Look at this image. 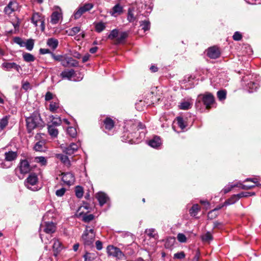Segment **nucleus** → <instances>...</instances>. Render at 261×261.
Here are the masks:
<instances>
[{
	"label": "nucleus",
	"instance_id": "obj_1",
	"mask_svg": "<svg viewBox=\"0 0 261 261\" xmlns=\"http://www.w3.org/2000/svg\"><path fill=\"white\" fill-rule=\"evenodd\" d=\"M26 124L28 132L29 133L36 128L42 127L44 126V122L38 113H34L30 117H27Z\"/></svg>",
	"mask_w": 261,
	"mask_h": 261
},
{
	"label": "nucleus",
	"instance_id": "obj_2",
	"mask_svg": "<svg viewBox=\"0 0 261 261\" xmlns=\"http://www.w3.org/2000/svg\"><path fill=\"white\" fill-rule=\"evenodd\" d=\"M18 156L16 151H9L5 152V159H0V167L3 168H10L11 165V162L15 160Z\"/></svg>",
	"mask_w": 261,
	"mask_h": 261
},
{
	"label": "nucleus",
	"instance_id": "obj_3",
	"mask_svg": "<svg viewBox=\"0 0 261 261\" xmlns=\"http://www.w3.org/2000/svg\"><path fill=\"white\" fill-rule=\"evenodd\" d=\"M88 228H89V227L87 226L82 235V238L84 245L86 247H91L93 246L95 241V233L93 229H88Z\"/></svg>",
	"mask_w": 261,
	"mask_h": 261
},
{
	"label": "nucleus",
	"instance_id": "obj_4",
	"mask_svg": "<svg viewBox=\"0 0 261 261\" xmlns=\"http://www.w3.org/2000/svg\"><path fill=\"white\" fill-rule=\"evenodd\" d=\"M38 182V178L37 175L35 173H31L25 180L24 185L28 189L33 191H36L39 190L37 186Z\"/></svg>",
	"mask_w": 261,
	"mask_h": 261
},
{
	"label": "nucleus",
	"instance_id": "obj_5",
	"mask_svg": "<svg viewBox=\"0 0 261 261\" xmlns=\"http://www.w3.org/2000/svg\"><path fill=\"white\" fill-rule=\"evenodd\" d=\"M80 146V142H77L76 143H72L67 146L64 144H61V148L64 153L71 155L77 150Z\"/></svg>",
	"mask_w": 261,
	"mask_h": 261
},
{
	"label": "nucleus",
	"instance_id": "obj_6",
	"mask_svg": "<svg viewBox=\"0 0 261 261\" xmlns=\"http://www.w3.org/2000/svg\"><path fill=\"white\" fill-rule=\"evenodd\" d=\"M31 22L35 27L38 25V23H40V28L42 31L45 29L44 19L38 13H34L31 17Z\"/></svg>",
	"mask_w": 261,
	"mask_h": 261
},
{
	"label": "nucleus",
	"instance_id": "obj_7",
	"mask_svg": "<svg viewBox=\"0 0 261 261\" xmlns=\"http://www.w3.org/2000/svg\"><path fill=\"white\" fill-rule=\"evenodd\" d=\"M1 67L7 71H10L13 68L18 72H19L20 70H21L20 66L14 62H4L2 64Z\"/></svg>",
	"mask_w": 261,
	"mask_h": 261
},
{
	"label": "nucleus",
	"instance_id": "obj_8",
	"mask_svg": "<svg viewBox=\"0 0 261 261\" xmlns=\"http://www.w3.org/2000/svg\"><path fill=\"white\" fill-rule=\"evenodd\" d=\"M107 253L109 256H113L117 257H120L122 255V252L118 248L113 246H108L107 247Z\"/></svg>",
	"mask_w": 261,
	"mask_h": 261
},
{
	"label": "nucleus",
	"instance_id": "obj_9",
	"mask_svg": "<svg viewBox=\"0 0 261 261\" xmlns=\"http://www.w3.org/2000/svg\"><path fill=\"white\" fill-rule=\"evenodd\" d=\"M19 167L20 173L23 174L29 173L31 169L30 164L27 160L20 161Z\"/></svg>",
	"mask_w": 261,
	"mask_h": 261
},
{
	"label": "nucleus",
	"instance_id": "obj_10",
	"mask_svg": "<svg viewBox=\"0 0 261 261\" xmlns=\"http://www.w3.org/2000/svg\"><path fill=\"white\" fill-rule=\"evenodd\" d=\"M214 97L211 93H207L203 95L202 101L207 109L211 107V105L214 103Z\"/></svg>",
	"mask_w": 261,
	"mask_h": 261
},
{
	"label": "nucleus",
	"instance_id": "obj_11",
	"mask_svg": "<svg viewBox=\"0 0 261 261\" xmlns=\"http://www.w3.org/2000/svg\"><path fill=\"white\" fill-rule=\"evenodd\" d=\"M18 4L14 1H11L8 5L5 8L4 12L6 14L10 15L17 10Z\"/></svg>",
	"mask_w": 261,
	"mask_h": 261
},
{
	"label": "nucleus",
	"instance_id": "obj_12",
	"mask_svg": "<svg viewBox=\"0 0 261 261\" xmlns=\"http://www.w3.org/2000/svg\"><path fill=\"white\" fill-rule=\"evenodd\" d=\"M220 55L219 49L216 46L210 47L207 51V55L211 59H217Z\"/></svg>",
	"mask_w": 261,
	"mask_h": 261
},
{
	"label": "nucleus",
	"instance_id": "obj_13",
	"mask_svg": "<svg viewBox=\"0 0 261 261\" xmlns=\"http://www.w3.org/2000/svg\"><path fill=\"white\" fill-rule=\"evenodd\" d=\"M96 197L97 199L100 206L103 205L109 200L108 195L102 192H99L96 194Z\"/></svg>",
	"mask_w": 261,
	"mask_h": 261
},
{
	"label": "nucleus",
	"instance_id": "obj_14",
	"mask_svg": "<svg viewBox=\"0 0 261 261\" xmlns=\"http://www.w3.org/2000/svg\"><path fill=\"white\" fill-rule=\"evenodd\" d=\"M63 181L68 185H71L74 181V176L70 172L64 173L62 176Z\"/></svg>",
	"mask_w": 261,
	"mask_h": 261
},
{
	"label": "nucleus",
	"instance_id": "obj_15",
	"mask_svg": "<svg viewBox=\"0 0 261 261\" xmlns=\"http://www.w3.org/2000/svg\"><path fill=\"white\" fill-rule=\"evenodd\" d=\"M56 229V224L52 222H45L44 231L48 234L53 233L55 232Z\"/></svg>",
	"mask_w": 261,
	"mask_h": 261
},
{
	"label": "nucleus",
	"instance_id": "obj_16",
	"mask_svg": "<svg viewBox=\"0 0 261 261\" xmlns=\"http://www.w3.org/2000/svg\"><path fill=\"white\" fill-rule=\"evenodd\" d=\"M123 10V7L119 4H117L113 7L110 13L112 16L116 17L117 15L122 14Z\"/></svg>",
	"mask_w": 261,
	"mask_h": 261
},
{
	"label": "nucleus",
	"instance_id": "obj_17",
	"mask_svg": "<svg viewBox=\"0 0 261 261\" xmlns=\"http://www.w3.org/2000/svg\"><path fill=\"white\" fill-rule=\"evenodd\" d=\"M53 241L54 242V244L53 246V249L54 251V255L55 256H57L58 253L61 251L62 249L61 246V243L56 239H54Z\"/></svg>",
	"mask_w": 261,
	"mask_h": 261
},
{
	"label": "nucleus",
	"instance_id": "obj_18",
	"mask_svg": "<svg viewBox=\"0 0 261 261\" xmlns=\"http://www.w3.org/2000/svg\"><path fill=\"white\" fill-rule=\"evenodd\" d=\"M148 144L153 148H158L161 144V139L159 137L155 136L149 141Z\"/></svg>",
	"mask_w": 261,
	"mask_h": 261
},
{
	"label": "nucleus",
	"instance_id": "obj_19",
	"mask_svg": "<svg viewBox=\"0 0 261 261\" xmlns=\"http://www.w3.org/2000/svg\"><path fill=\"white\" fill-rule=\"evenodd\" d=\"M62 17V13L59 11L54 12L50 17V22L52 24L58 23L60 19Z\"/></svg>",
	"mask_w": 261,
	"mask_h": 261
},
{
	"label": "nucleus",
	"instance_id": "obj_20",
	"mask_svg": "<svg viewBox=\"0 0 261 261\" xmlns=\"http://www.w3.org/2000/svg\"><path fill=\"white\" fill-rule=\"evenodd\" d=\"M56 156L65 165L69 166L70 165V161L68 157L63 154H56Z\"/></svg>",
	"mask_w": 261,
	"mask_h": 261
},
{
	"label": "nucleus",
	"instance_id": "obj_21",
	"mask_svg": "<svg viewBox=\"0 0 261 261\" xmlns=\"http://www.w3.org/2000/svg\"><path fill=\"white\" fill-rule=\"evenodd\" d=\"M74 74V70L73 69L65 70L61 72V76L62 79H67L70 80Z\"/></svg>",
	"mask_w": 261,
	"mask_h": 261
},
{
	"label": "nucleus",
	"instance_id": "obj_22",
	"mask_svg": "<svg viewBox=\"0 0 261 261\" xmlns=\"http://www.w3.org/2000/svg\"><path fill=\"white\" fill-rule=\"evenodd\" d=\"M60 108V103L58 99L53 100L50 102L49 107V110L52 113L57 112V110Z\"/></svg>",
	"mask_w": 261,
	"mask_h": 261
},
{
	"label": "nucleus",
	"instance_id": "obj_23",
	"mask_svg": "<svg viewBox=\"0 0 261 261\" xmlns=\"http://www.w3.org/2000/svg\"><path fill=\"white\" fill-rule=\"evenodd\" d=\"M48 132L49 135L51 137V138H56L57 137L59 132L58 129L54 127L53 125H47Z\"/></svg>",
	"mask_w": 261,
	"mask_h": 261
},
{
	"label": "nucleus",
	"instance_id": "obj_24",
	"mask_svg": "<svg viewBox=\"0 0 261 261\" xmlns=\"http://www.w3.org/2000/svg\"><path fill=\"white\" fill-rule=\"evenodd\" d=\"M128 34L127 32H121L119 33L118 37L116 39L117 44L122 43L128 37Z\"/></svg>",
	"mask_w": 261,
	"mask_h": 261
},
{
	"label": "nucleus",
	"instance_id": "obj_25",
	"mask_svg": "<svg viewBox=\"0 0 261 261\" xmlns=\"http://www.w3.org/2000/svg\"><path fill=\"white\" fill-rule=\"evenodd\" d=\"M58 40L54 38H49L47 41V45L53 50L58 47Z\"/></svg>",
	"mask_w": 261,
	"mask_h": 261
},
{
	"label": "nucleus",
	"instance_id": "obj_26",
	"mask_svg": "<svg viewBox=\"0 0 261 261\" xmlns=\"http://www.w3.org/2000/svg\"><path fill=\"white\" fill-rule=\"evenodd\" d=\"M241 198L240 197V194L233 195L231 197L225 201V204L226 205H230L234 204L238 201Z\"/></svg>",
	"mask_w": 261,
	"mask_h": 261
},
{
	"label": "nucleus",
	"instance_id": "obj_27",
	"mask_svg": "<svg viewBox=\"0 0 261 261\" xmlns=\"http://www.w3.org/2000/svg\"><path fill=\"white\" fill-rule=\"evenodd\" d=\"M145 232L150 238L156 239L158 237V233L154 228L146 229Z\"/></svg>",
	"mask_w": 261,
	"mask_h": 261
},
{
	"label": "nucleus",
	"instance_id": "obj_28",
	"mask_svg": "<svg viewBox=\"0 0 261 261\" xmlns=\"http://www.w3.org/2000/svg\"><path fill=\"white\" fill-rule=\"evenodd\" d=\"M10 118L9 115L3 117L0 120V130H3L8 125Z\"/></svg>",
	"mask_w": 261,
	"mask_h": 261
},
{
	"label": "nucleus",
	"instance_id": "obj_29",
	"mask_svg": "<svg viewBox=\"0 0 261 261\" xmlns=\"http://www.w3.org/2000/svg\"><path fill=\"white\" fill-rule=\"evenodd\" d=\"M247 86L248 92L249 93H252L256 91V90L258 88V83L254 82H250V83H247Z\"/></svg>",
	"mask_w": 261,
	"mask_h": 261
},
{
	"label": "nucleus",
	"instance_id": "obj_30",
	"mask_svg": "<svg viewBox=\"0 0 261 261\" xmlns=\"http://www.w3.org/2000/svg\"><path fill=\"white\" fill-rule=\"evenodd\" d=\"M106 28V24L102 21L95 23V30L97 33L102 32Z\"/></svg>",
	"mask_w": 261,
	"mask_h": 261
},
{
	"label": "nucleus",
	"instance_id": "obj_31",
	"mask_svg": "<svg viewBox=\"0 0 261 261\" xmlns=\"http://www.w3.org/2000/svg\"><path fill=\"white\" fill-rule=\"evenodd\" d=\"M192 103L189 101L184 100L181 101L179 105V108L181 110H188L191 108Z\"/></svg>",
	"mask_w": 261,
	"mask_h": 261
},
{
	"label": "nucleus",
	"instance_id": "obj_32",
	"mask_svg": "<svg viewBox=\"0 0 261 261\" xmlns=\"http://www.w3.org/2000/svg\"><path fill=\"white\" fill-rule=\"evenodd\" d=\"M104 124L105 125V128L109 130L111 129L114 127V125L113 120L110 118H107L105 120Z\"/></svg>",
	"mask_w": 261,
	"mask_h": 261
},
{
	"label": "nucleus",
	"instance_id": "obj_33",
	"mask_svg": "<svg viewBox=\"0 0 261 261\" xmlns=\"http://www.w3.org/2000/svg\"><path fill=\"white\" fill-rule=\"evenodd\" d=\"M236 185H238V186H237L236 187H239V188H241V189L246 190L251 189L256 186L255 185H244V184H243L241 181L237 182L236 184Z\"/></svg>",
	"mask_w": 261,
	"mask_h": 261
},
{
	"label": "nucleus",
	"instance_id": "obj_34",
	"mask_svg": "<svg viewBox=\"0 0 261 261\" xmlns=\"http://www.w3.org/2000/svg\"><path fill=\"white\" fill-rule=\"evenodd\" d=\"M134 9L129 8L128 9L127 19L129 22H134L135 20V17L134 15Z\"/></svg>",
	"mask_w": 261,
	"mask_h": 261
},
{
	"label": "nucleus",
	"instance_id": "obj_35",
	"mask_svg": "<svg viewBox=\"0 0 261 261\" xmlns=\"http://www.w3.org/2000/svg\"><path fill=\"white\" fill-rule=\"evenodd\" d=\"M62 123V120L60 117H55L53 116L51 123L49 125H53L54 127L60 126Z\"/></svg>",
	"mask_w": 261,
	"mask_h": 261
},
{
	"label": "nucleus",
	"instance_id": "obj_36",
	"mask_svg": "<svg viewBox=\"0 0 261 261\" xmlns=\"http://www.w3.org/2000/svg\"><path fill=\"white\" fill-rule=\"evenodd\" d=\"M199 206L197 204H194L189 211V213L192 216H195L199 211Z\"/></svg>",
	"mask_w": 261,
	"mask_h": 261
},
{
	"label": "nucleus",
	"instance_id": "obj_37",
	"mask_svg": "<svg viewBox=\"0 0 261 261\" xmlns=\"http://www.w3.org/2000/svg\"><path fill=\"white\" fill-rule=\"evenodd\" d=\"M23 58L24 60L27 62H33L35 60L34 56L28 53H25L23 54Z\"/></svg>",
	"mask_w": 261,
	"mask_h": 261
},
{
	"label": "nucleus",
	"instance_id": "obj_38",
	"mask_svg": "<svg viewBox=\"0 0 261 261\" xmlns=\"http://www.w3.org/2000/svg\"><path fill=\"white\" fill-rule=\"evenodd\" d=\"M80 28L79 27H74L67 31V33L69 36H74L80 31Z\"/></svg>",
	"mask_w": 261,
	"mask_h": 261
},
{
	"label": "nucleus",
	"instance_id": "obj_39",
	"mask_svg": "<svg viewBox=\"0 0 261 261\" xmlns=\"http://www.w3.org/2000/svg\"><path fill=\"white\" fill-rule=\"evenodd\" d=\"M201 239L204 242H210L213 240V236L211 233L208 231L202 236Z\"/></svg>",
	"mask_w": 261,
	"mask_h": 261
},
{
	"label": "nucleus",
	"instance_id": "obj_40",
	"mask_svg": "<svg viewBox=\"0 0 261 261\" xmlns=\"http://www.w3.org/2000/svg\"><path fill=\"white\" fill-rule=\"evenodd\" d=\"M119 35V31L117 29H113L112 30L108 36V38L110 40H113L114 39L117 38Z\"/></svg>",
	"mask_w": 261,
	"mask_h": 261
},
{
	"label": "nucleus",
	"instance_id": "obj_41",
	"mask_svg": "<svg viewBox=\"0 0 261 261\" xmlns=\"http://www.w3.org/2000/svg\"><path fill=\"white\" fill-rule=\"evenodd\" d=\"M24 46L28 50L31 51L33 49L34 45V42L33 39H28L27 42H24Z\"/></svg>",
	"mask_w": 261,
	"mask_h": 261
},
{
	"label": "nucleus",
	"instance_id": "obj_42",
	"mask_svg": "<svg viewBox=\"0 0 261 261\" xmlns=\"http://www.w3.org/2000/svg\"><path fill=\"white\" fill-rule=\"evenodd\" d=\"M67 133L72 138L75 137L77 134L76 129L73 127H68L67 129Z\"/></svg>",
	"mask_w": 261,
	"mask_h": 261
},
{
	"label": "nucleus",
	"instance_id": "obj_43",
	"mask_svg": "<svg viewBox=\"0 0 261 261\" xmlns=\"http://www.w3.org/2000/svg\"><path fill=\"white\" fill-rule=\"evenodd\" d=\"M67 62L68 67H77L79 65V62L71 57H67Z\"/></svg>",
	"mask_w": 261,
	"mask_h": 261
},
{
	"label": "nucleus",
	"instance_id": "obj_44",
	"mask_svg": "<svg viewBox=\"0 0 261 261\" xmlns=\"http://www.w3.org/2000/svg\"><path fill=\"white\" fill-rule=\"evenodd\" d=\"M140 25L144 31H148L150 29V22L148 21H142L140 22Z\"/></svg>",
	"mask_w": 261,
	"mask_h": 261
},
{
	"label": "nucleus",
	"instance_id": "obj_45",
	"mask_svg": "<svg viewBox=\"0 0 261 261\" xmlns=\"http://www.w3.org/2000/svg\"><path fill=\"white\" fill-rule=\"evenodd\" d=\"M237 186H238V185H236V184H228L223 188V191L224 194H226L230 192L232 188H235Z\"/></svg>",
	"mask_w": 261,
	"mask_h": 261
},
{
	"label": "nucleus",
	"instance_id": "obj_46",
	"mask_svg": "<svg viewBox=\"0 0 261 261\" xmlns=\"http://www.w3.org/2000/svg\"><path fill=\"white\" fill-rule=\"evenodd\" d=\"M75 195L77 197L80 198L83 196V189L81 186H76L75 188Z\"/></svg>",
	"mask_w": 261,
	"mask_h": 261
},
{
	"label": "nucleus",
	"instance_id": "obj_47",
	"mask_svg": "<svg viewBox=\"0 0 261 261\" xmlns=\"http://www.w3.org/2000/svg\"><path fill=\"white\" fill-rule=\"evenodd\" d=\"M44 145V142L42 141H39L37 142L34 147V148L36 151H41L43 150V146Z\"/></svg>",
	"mask_w": 261,
	"mask_h": 261
},
{
	"label": "nucleus",
	"instance_id": "obj_48",
	"mask_svg": "<svg viewBox=\"0 0 261 261\" xmlns=\"http://www.w3.org/2000/svg\"><path fill=\"white\" fill-rule=\"evenodd\" d=\"M177 124L178 126L181 129H184L186 127L183 118L181 117H177Z\"/></svg>",
	"mask_w": 261,
	"mask_h": 261
},
{
	"label": "nucleus",
	"instance_id": "obj_49",
	"mask_svg": "<svg viewBox=\"0 0 261 261\" xmlns=\"http://www.w3.org/2000/svg\"><path fill=\"white\" fill-rule=\"evenodd\" d=\"M94 218V216L93 214H85L83 217V220L85 222H89L93 220Z\"/></svg>",
	"mask_w": 261,
	"mask_h": 261
},
{
	"label": "nucleus",
	"instance_id": "obj_50",
	"mask_svg": "<svg viewBox=\"0 0 261 261\" xmlns=\"http://www.w3.org/2000/svg\"><path fill=\"white\" fill-rule=\"evenodd\" d=\"M35 161L42 166L45 165L46 164V160L44 156H37L35 158Z\"/></svg>",
	"mask_w": 261,
	"mask_h": 261
},
{
	"label": "nucleus",
	"instance_id": "obj_51",
	"mask_svg": "<svg viewBox=\"0 0 261 261\" xmlns=\"http://www.w3.org/2000/svg\"><path fill=\"white\" fill-rule=\"evenodd\" d=\"M13 40L15 43L19 45L20 46L24 47V45H25L24 42L23 41V40L21 38H20L19 37H16L14 38Z\"/></svg>",
	"mask_w": 261,
	"mask_h": 261
},
{
	"label": "nucleus",
	"instance_id": "obj_52",
	"mask_svg": "<svg viewBox=\"0 0 261 261\" xmlns=\"http://www.w3.org/2000/svg\"><path fill=\"white\" fill-rule=\"evenodd\" d=\"M226 93L224 90H220L217 92V96L219 100H222L226 98Z\"/></svg>",
	"mask_w": 261,
	"mask_h": 261
},
{
	"label": "nucleus",
	"instance_id": "obj_53",
	"mask_svg": "<svg viewBox=\"0 0 261 261\" xmlns=\"http://www.w3.org/2000/svg\"><path fill=\"white\" fill-rule=\"evenodd\" d=\"M177 239L180 243H185L187 241V238L186 236L182 233H179L177 234Z\"/></svg>",
	"mask_w": 261,
	"mask_h": 261
},
{
	"label": "nucleus",
	"instance_id": "obj_54",
	"mask_svg": "<svg viewBox=\"0 0 261 261\" xmlns=\"http://www.w3.org/2000/svg\"><path fill=\"white\" fill-rule=\"evenodd\" d=\"M85 13L82 9L80 7L74 14V17L75 19L79 18L81 15Z\"/></svg>",
	"mask_w": 261,
	"mask_h": 261
},
{
	"label": "nucleus",
	"instance_id": "obj_55",
	"mask_svg": "<svg viewBox=\"0 0 261 261\" xmlns=\"http://www.w3.org/2000/svg\"><path fill=\"white\" fill-rule=\"evenodd\" d=\"M93 6L92 4L88 3L86 4L83 6L81 7V8L82 9V10L84 11V12H86L90 10H91L93 8Z\"/></svg>",
	"mask_w": 261,
	"mask_h": 261
},
{
	"label": "nucleus",
	"instance_id": "obj_56",
	"mask_svg": "<svg viewBox=\"0 0 261 261\" xmlns=\"http://www.w3.org/2000/svg\"><path fill=\"white\" fill-rule=\"evenodd\" d=\"M66 189L65 188H62L56 191V195L58 197H61L64 195Z\"/></svg>",
	"mask_w": 261,
	"mask_h": 261
},
{
	"label": "nucleus",
	"instance_id": "obj_57",
	"mask_svg": "<svg viewBox=\"0 0 261 261\" xmlns=\"http://www.w3.org/2000/svg\"><path fill=\"white\" fill-rule=\"evenodd\" d=\"M218 215V213L216 212H215L214 211H211L208 213L207 214V217L209 219H213L215 218Z\"/></svg>",
	"mask_w": 261,
	"mask_h": 261
},
{
	"label": "nucleus",
	"instance_id": "obj_58",
	"mask_svg": "<svg viewBox=\"0 0 261 261\" xmlns=\"http://www.w3.org/2000/svg\"><path fill=\"white\" fill-rule=\"evenodd\" d=\"M240 197H247L250 196L255 195V192H241L239 193Z\"/></svg>",
	"mask_w": 261,
	"mask_h": 261
},
{
	"label": "nucleus",
	"instance_id": "obj_59",
	"mask_svg": "<svg viewBox=\"0 0 261 261\" xmlns=\"http://www.w3.org/2000/svg\"><path fill=\"white\" fill-rule=\"evenodd\" d=\"M232 37H233V40H234L236 41H240L241 40V39L242 38V36L239 32H236L234 33Z\"/></svg>",
	"mask_w": 261,
	"mask_h": 261
},
{
	"label": "nucleus",
	"instance_id": "obj_60",
	"mask_svg": "<svg viewBox=\"0 0 261 261\" xmlns=\"http://www.w3.org/2000/svg\"><path fill=\"white\" fill-rule=\"evenodd\" d=\"M185 257V254L184 252L182 251L175 253L174 255V258H177V259H182Z\"/></svg>",
	"mask_w": 261,
	"mask_h": 261
},
{
	"label": "nucleus",
	"instance_id": "obj_61",
	"mask_svg": "<svg viewBox=\"0 0 261 261\" xmlns=\"http://www.w3.org/2000/svg\"><path fill=\"white\" fill-rule=\"evenodd\" d=\"M53 98V94L50 92H46L45 95V100L46 101H49Z\"/></svg>",
	"mask_w": 261,
	"mask_h": 261
},
{
	"label": "nucleus",
	"instance_id": "obj_62",
	"mask_svg": "<svg viewBox=\"0 0 261 261\" xmlns=\"http://www.w3.org/2000/svg\"><path fill=\"white\" fill-rule=\"evenodd\" d=\"M39 53L40 54H42V55H44V54H51V53H53L52 52H51L50 51V50L49 49H47V48H40L39 50Z\"/></svg>",
	"mask_w": 261,
	"mask_h": 261
},
{
	"label": "nucleus",
	"instance_id": "obj_63",
	"mask_svg": "<svg viewBox=\"0 0 261 261\" xmlns=\"http://www.w3.org/2000/svg\"><path fill=\"white\" fill-rule=\"evenodd\" d=\"M61 64L64 67H68V63L67 62V57H63L61 61Z\"/></svg>",
	"mask_w": 261,
	"mask_h": 261
},
{
	"label": "nucleus",
	"instance_id": "obj_64",
	"mask_svg": "<svg viewBox=\"0 0 261 261\" xmlns=\"http://www.w3.org/2000/svg\"><path fill=\"white\" fill-rule=\"evenodd\" d=\"M51 55L54 60L58 61H61L63 57L60 55L56 56L53 53H51Z\"/></svg>",
	"mask_w": 261,
	"mask_h": 261
}]
</instances>
